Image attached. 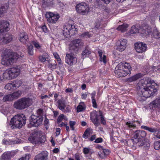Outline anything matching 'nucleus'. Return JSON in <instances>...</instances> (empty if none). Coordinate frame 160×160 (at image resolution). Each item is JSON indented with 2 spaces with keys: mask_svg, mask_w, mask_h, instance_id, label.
I'll use <instances>...</instances> for the list:
<instances>
[{
  "mask_svg": "<svg viewBox=\"0 0 160 160\" xmlns=\"http://www.w3.org/2000/svg\"><path fill=\"white\" fill-rule=\"evenodd\" d=\"M136 87L137 99L141 102L144 101L146 98L153 95L157 91L154 86L147 80H139Z\"/></svg>",
  "mask_w": 160,
  "mask_h": 160,
  "instance_id": "nucleus-1",
  "label": "nucleus"
},
{
  "mask_svg": "<svg viewBox=\"0 0 160 160\" xmlns=\"http://www.w3.org/2000/svg\"><path fill=\"white\" fill-rule=\"evenodd\" d=\"M84 43L80 39L72 41L69 45V51L65 57L66 63L71 66L73 65L77 62V58L75 54L77 53L81 47L83 46Z\"/></svg>",
  "mask_w": 160,
  "mask_h": 160,
  "instance_id": "nucleus-2",
  "label": "nucleus"
},
{
  "mask_svg": "<svg viewBox=\"0 0 160 160\" xmlns=\"http://www.w3.org/2000/svg\"><path fill=\"white\" fill-rule=\"evenodd\" d=\"M26 120V118L24 114H18L11 119L9 126L12 129H20L25 125Z\"/></svg>",
  "mask_w": 160,
  "mask_h": 160,
  "instance_id": "nucleus-3",
  "label": "nucleus"
},
{
  "mask_svg": "<svg viewBox=\"0 0 160 160\" xmlns=\"http://www.w3.org/2000/svg\"><path fill=\"white\" fill-rule=\"evenodd\" d=\"M131 70V68L129 64L121 62L116 66L114 72L118 78L124 77L129 73Z\"/></svg>",
  "mask_w": 160,
  "mask_h": 160,
  "instance_id": "nucleus-4",
  "label": "nucleus"
},
{
  "mask_svg": "<svg viewBox=\"0 0 160 160\" xmlns=\"http://www.w3.org/2000/svg\"><path fill=\"white\" fill-rule=\"evenodd\" d=\"M91 119L96 127L100 125L99 120L103 125L106 124V120L102 111H93L91 113Z\"/></svg>",
  "mask_w": 160,
  "mask_h": 160,
  "instance_id": "nucleus-5",
  "label": "nucleus"
},
{
  "mask_svg": "<svg viewBox=\"0 0 160 160\" xmlns=\"http://www.w3.org/2000/svg\"><path fill=\"white\" fill-rule=\"evenodd\" d=\"M32 99L29 98H23L14 102V107L16 109L22 110L27 108L32 103Z\"/></svg>",
  "mask_w": 160,
  "mask_h": 160,
  "instance_id": "nucleus-6",
  "label": "nucleus"
},
{
  "mask_svg": "<svg viewBox=\"0 0 160 160\" xmlns=\"http://www.w3.org/2000/svg\"><path fill=\"white\" fill-rule=\"evenodd\" d=\"M17 59L18 58L16 53H8L3 56L1 63L4 65H8L16 61Z\"/></svg>",
  "mask_w": 160,
  "mask_h": 160,
  "instance_id": "nucleus-7",
  "label": "nucleus"
},
{
  "mask_svg": "<svg viewBox=\"0 0 160 160\" xmlns=\"http://www.w3.org/2000/svg\"><path fill=\"white\" fill-rule=\"evenodd\" d=\"M63 31V34L66 38L73 35L77 32L75 26L69 24L64 26Z\"/></svg>",
  "mask_w": 160,
  "mask_h": 160,
  "instance_id": "nucleus-8",
  "label": "nucleus"
},
{
  "mask_svg": "<svg viewBox=\"0 0 160 160\" xmlns=\"http://www.w3.org/2000/svg\"><path fill=\"white\" fill-rule=\"evenodd\" d=\"M43 120V118L41 115L37 116L32 115L30 118V124L33 126L37 127L42 124Z\"/></svg>",
  "mask_w": 160,
  "mask_h": 160,
  "instance_id": "nucleus-9",
  "label": "nucleus"
},
{
  "mask_svg": "<svg viewBox=\"0 0 160 160\" xmlns=\"http://www.w3.org/2000/svg\"><path fill=\"white\" fill-rule=\"evenodd\" d=\"M76 8L77 12L82 15L87 14L89 10V6L84 2H82L77 4Z\"/></svg>",
  "mask_w": 160,
  "mask_h": 160,
  "instance_id": "nucleus-10",
  "label": "nucleus"
},
{
  "mask_svg": "<svg viewBox=\"0 0 160 160\" xmlns=\"http://www.w3.org/2000/svg\"><path fill=\"white\" fill-rule=\"evenodd\" d=\"M46 17L48 22L51 23H55L60 18L59 15L55 14L51 12H47Z\"/></svg>",
  "mask_w": 160,
  "mask_h": 160,
  "instance_id": "nucleus-11",
  "label": "nucleus"
},
{
  "mask_svg": "<svg viewBox=\"0 0 160 160\" xmlns=\"http://www.w3.org/2000/svg\"><path fill=\"white\" fill-rule=\"evenodd\" d=\"M39 132H34L31 134L28 138V140L31 143L33 144H37L39 142H42L45 140V138L43 137V141H41L38 137V135L40 134Z\"/></svg>",
  "mask_w": 160,
  "mask_h": 160,
  "instance_id": "nucleus-12",
  "label": "nucleus"
},
{
  "mask_svg": "<svg viewBox=\"0 0 160 160\" xmlns=\"http://www.w3.org/2000/svg\"><path fill=\"white\" fill-rule=\"evenodd\" d=\"M127 40L125 39H120L117 42V48L116 49L120 52L123 51L127 46Z\"/></svg>",
  "mask_w": 160,
  "mask_h": 160,
  "instance_id": "nucleus-13",
  "label": "nucleus"
},
{
  "mask_svg": "<svg viewBox=\"0 0 160 160\" xmlns=\"http://www.w3.org/2000/svg\"><path fill=\"white\" fill-rule=\"evenodd\" d=\"M135 48L137 52L142 53L145 52L147 49V45L142 42H137L135 43Z\"/></svg>",
  "mask_w": 160,
  "mask_h": 160,
  "instance_id": "nucleus-14",
  "label": "nucleus"
},
{
  "mask_svg": "<svg viewBox=\"0 0 160 160\" xmlns=\"http://www.w3.org/2000/svg\"><path fill=\"white\" fill-rule=\"evenodd\" d=\"M12 39V36L8 34L0 35V44H5L10 42Z\"/></svg>",
  "mask_w": 160,
  "mask_h": 160,
  "instance_id": "nucleus-15",
  "label": "nucleus"
},
{
  "mask_svg": "<svg viewBox=\"0 0 160 160\" xmlns=\"http://www.w3.org/2000/svg\"><path fill=\"white\" fill-rule=\"evenodd\" d=\"M8 70L12 79L16 78L20 74V69L17 67H12Z\"/></svg>",
  "mask_w": 160,
  "mask_h": 160,
  "instance_id": "nucleus-16",
  "label": "nucleus"
},
{
  "mask_svg": "<svg viewBox=\"0 0 160 160\" xmlns=\"http://www.w3.org/2000/svg\"><path fill=\"white\" fill-rule=\"evenodd\" d=\"M146 132L142 130H138L135 132L133 138L136 139V141H135V143L138 141V139L140 138H144L146 135Z\"/></svg>",
  "mask_w": 160,
  "mask_h": 160,
  "instance_id": "nucleus-17",
  "label": "nucleus"
},
{
  "mask_svg": "<svg viewBox=\"0 0 160 160\" xmlns=\"http://www.w3.org/2000/svg\"><path fill=\"white\" fill-rule=\"evenodd\" d=\"M9 23L7 21H0V33L8 31Z\"/></svg>",
  "mask_w": 160,
  "mask_h": 160,
  "instance_id": "nucleus-18",
  "label": "nucleus"
},
{
  "mask_svg": "<svg viewBox=\"0 0 160 160\" xmlns=\"http://www.w3.org/2000/svg\"><path fill=\"white\" fill-rule=\"evenodd\" d=\"M48 153L47 151H43L37 155L35 160H47Z\"/></svg>",
  "mask_w": 160,
  "mask_h": 160,
  "instance_id": "nucleus-19",
  "label": "nucleus"
},
{
  "mask_svg": "<svg viewBox=\"0 0 160 160\" xmlns=\"http://www.w3.org/2000/svg\"><path fill=\"white\" fill-rule=\"evenodd\" d=\"M14 155L15 153L13 151L7 152L3 154L1 159V160H10L11 157Z\"/></svg>",
  "mask_w": 160,
  "mask_h": 160,
  "instance_id": "nucleus-20",
  "label": "nucleus"
},
{
  "mask_svg": "<svg viewBox=\"0 0 160 160\" xmlns=\"http://www.w3.org/2000/svg\"><path fill=\"white\" fill-rule=\"evenodd\" d=\"M20 42L23 44H26L29 41L28 36L27 33L23 32L20 34L19 39Z\"/></svg>",
  "mask_w": 160,
  "mask_h": 160,
  "instance_id": "nucleus-21",
  "label": "nucleus"
},
{
  "mask_svg": "<svg viewBox=\"0 0 160 160\" xmlns=\"http://www.w3.org/2000/svg\"><path fill=\"white\" fill-rule=\"evenodd\" d=\"M151 109H154L156 107L160 108V97L156 98L155 100L151 102L150 104Z\"/></svg>",
  "mask_w": 160,
  "mask_h": 160,
  "instance_id": "nucleus-22",
  "label": "nucleus"
},
{
  "mask_svg": "<svg viewBox=\"0 0 160 160\" xmlns=\"http://www.w3.org/2000/svg\"><path fill=\"white\" fill-rule=\"evenodd\" d=\"M142 77L140 73H138L126 79V81L128 83L131 82L138 80Z\"/></svg>",
  "mask_w": 160,
  "mask_h": 160,
  "instance_id": "nucleus-23",
  "label": "nucleus"
},
{
  "mask_svg": "<svg viewBox=\"0 0 160 160\" xmlns=\"http://www.w3.org/2000/svg\"><path fill=\"white\" fill-rule=\"evenodd\" d=\"M57 103L58 108L60 110L65 109V107H66L65 102L63 99L58 100Z\"/></svg>",
  "mask_w": 160,
  "mask_h": 160,
  "instance_id": "nucleus-24",
  "label": "nucleus"
},
{
  "mask_svg": "<svg viewBox=\"0 0 160 160\" xmlns=\"http://www.w3.org/2000/svg\"><path fill=\"white\" fill-rule=\"evenodd\" d=\"M19 142L18 140H7L3 139L2 141V143L5 145H12L15 143H19Z\"/></svg>",
  "mask_w": 160,
  "mask_h": 160,
  "instance_id": "nucleus-25",
  "label": "nucleus"
},
{
  "mask_svg": "<svg viewBox=\"0 0 160 160\" xmlns=\"http://www.w3.org/2000/svg\"><path fill=\"white\" fill-rule=\"evenodd\" d=\"M110 152L108 150L104 149L102 152H98V155L101 158H104L109 154Z\"/></svg>",
  "mask_w": 160,
  "mask_h": 160,
  "instance_id": "nucleus-26",
  "label": "nucleus"
},
{
  "mask_svg": "<svg viewBox=\"0 0 160 160\" xmlns=\"http://www.w3.org/2000/svg\"><path fill=\"white\" fill-rule=\"evenodd\" d=\"M93 133V130L91 128H87L84 132L83 137L85 139L88 138L91 134H92Z\"/></svg>",
  "mask_w": 160,
  "mask_h": 160,
  "instance_id": "nucleus-27",
  "label": "nucleus"
},
{
  "mask_svg": "<svg viewBox=\"0 0 160 160\" xmlns=\"http://www.w3.org/2000/svg\"><path fill=\"white\" fill-rule=\"evenodd\" d=\"M128 26V24L124 23L123 25L118 26L117 28V29L118 30L121 31L122 32H124L126 31Z\"/></svg>",
  "mask_w": 160,
  "mask_h": 160,
  "instance_id": "nucleus-28",
  "label": "nucleus"
},
{
  "mask_svg": "<svg viewBox=\"0 0 160 160\" xmlns=\"http://www.w3.org/2000/svg\"><path fill=\"white\" fill-rule=\"evenodd\" d=\"M2 77L4 79L11 80L12 79L8 69L6 70L3 73Z\"/></svg>",
  "mask_w": 160,
  "mask_h": 160,
  "instance_id": "nucleus-29",
  "label": "nucleus"
},
{
  "mask_svg": "<svg viewBox=\"0 0 160 160\" xmlns=\"http://www.w3.org/2000/svg\"><path fill=\"white\" fill-rule=\"evenodd\" d=\"M22 94V92L20 91H18L16 92H14L12 94H11L12 97V99H17Z\"/></svg>",
  "mask_w": 160,
  "mask_h": 160,
  "instance_id": "nucleus-30",
  "label": "nucleus"
},
{
  "mask_svg": "<svg viewBox=\"0 0 160 160\" xmlns=\"http://www.w3.org/2000/svg\"><path fill=\"white\" fill-rule=\"evenodd\" d=\"M83 152L85 155L87 154L91 155L93 153V151L91 149L89 148H84L83 149Z\"/></svg>",
  "mask_w": 160,
  "mask_h": 160,
  "instance_id": "nucleus-31",
  "label": "nucleus"
},
{
  "mask_svg": "<svg viewBox=\"0 0 160 160\" xmlns=\"http://www.w3.org/2000/svg\"><path fill=\"white\" fill-rule=\"evenodd\" d=\"M141 128L145 130H148L151 132H154L157 131L156 129L155 128H150L145 126H141Z\"/></svg>",
  "mask_w": 160,
  "mask_h": 160,
  "instance_id": "nucleus-32",
  "label": "nucleus"
},
{
  "mask_svg": "<svg viewBox=\"0 0 160 160\" xmlns=\"http://www.w3.org/2000/svg\"><path fill=\"white\" fill-rule=\"evenodd\" d=\"M63 120L67 121L68 120V118L66 116L62 114H61L59 116L58 118L57 122L58 123H59Z\"/></svg>",
  "mask_w": 160,
  "mask_h": 160,
  "instance_id": "nucleus-33",
  "label": "nucleus"
},
{
  "mask_svg": "<svg viewBox=\"0 0 160 160\" xmlns=\"http://www.w3.org/2000/svg\"><path fill=\"white\" fill-rule=\"evenodd\" d=\"M8 7V4L7 3L1 6L0 8V14L5 13Z\"/></svg>",
  "mask_w": 160,
  "mask_h": 160,
  "instance_id": "nucleus-34",
  "label": "nucleus"
},
{
  "mask_svg": "<svg viewBox=\"0 0 160 160\" xmlns=\"http://www.w3.org/2000/svg\"><path fill=\"white\" fill-rule=\"evenodd\" d=\"M13 88H17L21 85L22 84V82L20 80H16L12 82Z\"/></svg>",
  "mask_w": 160,
  "mask_h": 160,
  "instance_id": "nucleus-35",
  "label": "nucleus"
},
{
  "mask_svg": "<svg viewBox=\"0 0 160 160\" xmlns=\"http://www.w3.org/2000/svg\"><path fill=\"white\" fill-rule=\"evenodd\" d=\"M152 35L153 37L156 39L160 38V33L156 29L153 30Z\"/></svg>",
  "mask_w": 160,
  "mask_h": 160,
  "instance_id": "nucleus-36",
  "label": "nucleus"
},
{
  "mask_svg": "<svg viewBox=\"0 0 160 160\" xmlns=\"http://www.w3.org/2000/svg\"><path fill=\"white\" fill-rule=\"evenodd\" d=\"M39 59L40 61L41 62H44L46 61L49 62V61H50L48 57L46 56L45 57V55L40 56Z\"/></svg>",
  "mask_w": 160,
  "mask_h": 160,
  "instance_id": "nucleus-37",
  "label": "nucleus"
},
{
  "mask_svg": "<svg viewBox=\"0 0 160 160\" xmlns=\"http://www.w3.org/2000/svg\"><path fill=\"white\" fill-rule=\"evenodd\" d=\"M3 102H6L13 100L11 94H8L4 96L2 99Z\"/></svg>",
  "mask_w": 160,
  "mask_h": 160,
  "instance_id": "nucleus-38",
  "label": "nucleus"
},
{
  "mask_svg": "<svg viewBox=\"0 0 160 160\" xmlns=\"http://www.w3.org/2000/svg\"><path fill=\"white\" fill-rule=\"evenodd\" d=\"M86 106L83 102L79 103L77 107V110H84L85 109Z\"/></svg>",
  "mask_w": 160,
  "mask_h": 160,
  "instance_id": "nucleus-39",
  "label": "nucleus"
},
{
  "mask_svg": "<svg viewBox=\"0 0 160 160\" xmlns=\"http://www.w3.org/2000/svg\"><path fill=\"white\" fill-rule=\"evenodd\" d=\"M33 47L32 45L28 46V54L30 55H32L33 54Z\"/></svg>",
  "mask_w": 160,
  "mask_h": 160,
  "instance_id": "nucleus-40",
  "label": "nucleus"
},
{
  "mask_svg": "<svg viewBox=\"0 0 160 160\" xmlns=\"http://www.w3.org/2000/svg\"><path fill=\"white\" fill-rule=\"evenodd\" d=\"M43 4L47 6H50L53 4V0H43Z\"/></svg>",
  "mask_w": 160,
  "mask_h": 160,
  "instance_id": "nucleus-41",
  "label": "nucleus"
},
{
  "mask_svg": "<svg viewBox=\"0 0 160 160\" xmlns=\"http://www.w3.org/2000/svg\"><path fill=\"white\" fill-rule=\"evenodd\" d=\"M91 53V51H89L88 48V47H86L85 49L82 51V56L87 55Z\"/></svg>",
  "mask_w": 160,
  "mask_h": 160,
  "instance_id": "nucleus-42",
  "label": "nucleus"
},
{
  "mask_svg": "<svg viewBox=\"0 0 160 160\" xmlns=\"http://www.w3.org/2000/svg\"><path fill=\"white\" fill-rule=\"evenodd\" d=\"M5 88L9 90L14 89L13 88L12 83H9L7 84L5 87Z\"/></svg>",
  "mask_w": 160,
  "mask_h": 160,
  "instance_id": "nucleus-43",
  "label": "nucleus"
},
{
  "mask_svg": "<svg viewBox=\"0 0 160 160\" xmlns=\"http://www.w3.org/2000/svg\"><path fill=\"white\" fill-rule=\"evenodd\" d=\"M139 29L136 26H132L130 30L131 33L132 34H134L138 33V32Z\"/></svg>",
  "mask_w": 160,
  "mask_h": 160,
  "instance_id": "nucleus-44",
  "label": "nucleus"
},
{
  "mask_svg": "<svg viewBox=\"0 0 160 160\" xmlns=\"http://www.w3.org/2000/svg\"><path fill=\"white\" fill-rule=\"evenodd\" d=\"M1 111V113L7 117H9L12 115V113L9 111Z\"/></svg>",
  "mask_w": 160,
  "mask_h": 160,
  "instance_id": "nucleus-45",
  "label": "nucleus"
},
{
  "mask_svg": "<svg viewBox=\"0 0 160 160\" xmlns=\"http://www.w3.org/2000/svg\"><path fill=\"white\" fill-rule=\"evenodd\" d=\"M50 61H49L48 68H51V69H54L56 68V66L57 64L55 63H52L50 62Z\"/></svg>",
  "mask_w": 160,
  "mask_h": 160,
  "instance_id": "nucleus-46",
  "label": "nucleus"
},
{
  "mask_svg": "<svg viewBox=\"0 0 160 160\" xmlns=\"http://www.w3.org/2000/svg\"><path fill=\"white\" fill-rule=\"evenodd\" d=\"M154 148L156 150H157L160 149V141H157L155 142Z\"/></svg>",
  "mask_w": 160,
  "mask_h": 160,
  "instance_id": "nucleus-47",
  "label": "nucleus"
},
{
  "mask_svg": "<svg viewBox=\"0 0 160 160\" xmlns=\"http://www.w3.org/2000/svg\"><path fill=\"white\" fill-rule=\"evenodd\" d=\"M76 124V122L74 121H70L69 122V125L70 128H71L72 130H74V126Z\"/></svg>",
  "mask_w": 160,
  "mask_h": 160,
  "instance_id": "nucleus-48",
  "label": "nucleus"
},
{
  "mask_svg": "<svg viewBox=\"0 0 160 160\" xmlns=\"http://www.w3.org/2000/svg\"><path fill=\"white\" fill-rule=\"evenodd\" d=\"M32 42L33 44L34 45L35 47L37 49H39L41 48V47L39 43L38 42L36 41H33Z\"/></svg>",
  "mask_w": 160,
  "mask_h": 160,
  "instance_id": "nucleus-49",
  "label": "nucleus"
},
{
  "mask_svg": "<svg viewBox=\"0 0 160 160\" xmlns=\"http://www.w3.org/2000/svg\"><path fill=\"white\" fill-rule=\"evenodd\" d=\"M106 58V56L103 55L102 57L100 58V61L101 62H103L104 64H106L107 62Z\"/></svg>",
  "mask_w": 160,
  "mask_h": 160,
  "instance_id": "nucleus-50",
  "label": "nucleus"
},
{
  "mask_svg": "<svg viewBox=\"0 0 160 160\" xmlns=\"http://www.w3.org/2000/svg\"><path fill=\"white\" fill-rule=\"evenodd\" d=\"M30 158V155L28 154H26L25 156L20 158L19 160H29Z\"/></svg>",
  "mask_w": 160,
  "mask_h": 160,
  "instance_id": "nucleus-51",
  "label": "nucleus"
},
{
  "mask_svg": "<svg viewBox=\"0 0 160 160\" xmlns=\"http://www.w3.org/2000/svg\"><path fill=\"white\" fill-rule=\"evenodd\" d=\"M44 124L46 129H48L49 126V120L46 118L44 121Z\"/></svg>",
  "mask_w": 160,
  "mask_h": 160,
  "instance_id": "nucleus-52",
  "label": "nucleus"
},
{
  "mask_svg": "<svg viewBox=\"0 0 160 160\" xmlns=\"http://www.w3.org/2000/svg\"><path fill=\"white\" fill-rule=\"evenodd\" d=\"M86 37L90 38L91 37V35L88 32H86L82 33L81 35V37Z\"/></svg>",
  "mask_w": 160,
  "mask_h": 160,
  "instance_id": "nucleus-53",
  "label": "nucleus"
},
{
  "mask_svg": "<svg viewBox=\"0 0 160 160\" xmlns=\"http://www.w3.org/2000/svg\"><path fill=\"white\" fill-rule=\"evenodd\" d=\"M126 124L130 128H134L136 126L132 123L130 122H127Z\"/></svg>",
  "mask_w": 160,
  "mask_h": 160,
  "instance_id": "nucleus-54",
  "label": "nucleus"
},
{
  "mask_svg": "<svg viewBox=\"0 0 160 160\" xmlns=\"http://www.w3.org/2000/svg\"><path fill=\"white\" fill-rule=\"evenodd\" d=\"M53 55L55 58L57 59L58 62L61 61V59L59 58V56L57 53H53Z\"/></svg>",
  "mask_w": 160,
  "mask_h": 160,
  "instance_id": "nucleus-55",
  "label": "nucleus"
},
{
  "mask_svg": "<svg viewBox=\"0 0 160 160\" xmlns=\"http://www.w3.org/2000/svg\"><path fill=\"white\" fill-rule=\"evenodd\" d=\"M103 141V139L101 138H97L95 141V142L96 143H99L102 142Z\"/></svg>",
  "mask_w": 160,
  "mask_h": 160,
  "instance_id": "nucleus-56",
  "label": "nucleus"
},
{
  "mask_svg": "<svg viewBox=\"0 0 160 160\" xmlns=\"http://www.w3.org/2000/svg\"><path fill=\"white\" fill-rule=\"evenodd\" d=\"M92 106L93 107L95 108H97V104L96 102V101L95 99H92Z\"/></svg>",
  "mask_w": 160,
  "mask_h": 160,
  "instance_id": "nucleus-57",
  "label": "nucleus"
},
{
  "mask_svg": "<svg viewBox=\"0 0 160 160\" xmlns=\"http://www.w3.org/2000/svg\"><path fill=\"white\" fill-rule=\"evenodd\" d=\"M42 30L45 33H46L48 32V29L46 25H44L41 27Z\"/></svg>",
  "mask_w": 160,
  "mask_h": 160,
  "instance_id": "nucleus-58",
  "label": "nucleus"
},
{
  "mask_svg": "<svg viewBox=\"0 0 160 160\" xmlns=\"http://www.w3.org/2000/svg\"><path fill=\"white\" fill-rule=\"evenodd\" d=\"M68 123L67 122H62L61 123L60 122L58 124V126L60 127H62L64 126L65 127L66 125H67V124Z\"/></svg>",
  "mask_w": 160,
  "mask_h": 160,
  "instance_id": "nucleus-59",
  "label": "nucleus"
},
{
  "mask_svg": "<svg viewBox=\"0 0 160 160\" xmlns=\"http://www.w3.org/2000/svg\"><path fill=\"white\" fill-rule=\"evenodd\" d=\"M61 130L60 128H58L56 129V134L57 136L59 135L60 134Z\"/></svg>",
  "mask_w": 160,
  "mask_h": 160,
  "instance_id": "nucleus-60",
  "label": "nucleus"
},
{
  "mask_svg": "<svg viewBox=\"0 0 160 160\" xmlns=\"http://www.w3.org/2000/svg\"><path fill=\"white\" fill-rule=\"evenodd\" d=\"M96 138V135H92L90 138H89L90 140L91 141H93L94 140H95Z\"/></svg>",
  "mask_w": 160,
  "mask_h": 160,
  "instance_id": "nucleus-61",
  "label": "nucleus"
},
{
  "mask_svg": "<svg viewBox=\"0 0 160 160\" xmlns=\"http://www.w3.org/2000/svg\"><path fill=\"white\" fill-rule=\"evenodd\" d=\"M96 148L98 149L100 151H101L104 149L102 146L100 145H98L96 147Z\"/></svg>",
  "mask_w": 160,
  "mask_h": 160,
  "instance_id": "nucleus-62",
  "label": "nucleus"
},
{
  "mask_svg": "<svg viewBox=\"0 0 160 160\" xmlns=\"http://www.w3.org/2000/svg\"><path fill=\"white\" fill-rule=\"evenodd\" d=\"M96 93L95 91H94L93 92H92L91 93V94L92 95V97H91L92 99H95V96Z\"/></svg>",
  "mask_w": 160,
  "mask_h": 160,
  "instance_id": "nucleus-63",
  "label": "nucleus"
},
{
  "mask_svg": "<svg viewBox=\"0 0 160 160\" xmlns=\"http://www.w3.org/2000/svg\"><path fill=\"white\" fill-rule=\"evenodd\" d=\"M156 136L158 138L160 139V130L156 134Z\"/></svg>",
  "mask_w": 160,
  "mask_h": 160,
  "instance_id": "nucleus-64",
  "label": "nucleus"
}]
</instances>
